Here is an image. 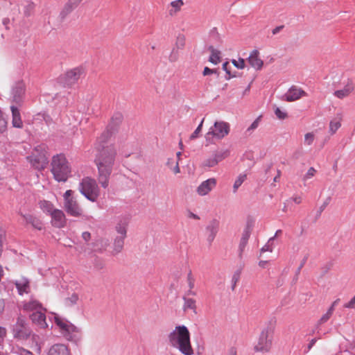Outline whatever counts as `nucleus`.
Instances as JSON below:
<instances>
[{
	"mask_svg": "<svg viewBox=\"0 0 355 355\" xmlns=\"http://www.w3.org/2000/svg\"><path fill=\"white\" fill-rule=\"evenodd\" d=\"M109 132L103 133L96 144V155L95 162L98 171V182L103 187L109 184L111 171V141Z\"/></svg>",
	"mask_w": 355,
	"mask_h": 355,
	"instance_id": "f257e3e1",
	"label": "nucleus"
},
{
	"mask_svg": "<svg viewBox=\"0 0 355 355\" xmlns=\"http://www.w3.org/2000/svg\"><path fill=\"white\" fill-rule=\"evenodd\" d=\"M170 344L184 355H192L193 350L190 341V333L187 327L182 325L175 327L168 335Z\"/></svg>",
	"mask_w": 355,
	"mask_h": 355,
	"instance_id": "f03ea898",
	"label": "nucleus"
},
{
	"mask_svg": "<svg viewBox=\"0 0 355 355\" xmlns=\"http://www.w3.org/2000/svg\"><path fill=\"white\" fill-rule=\"evenodd\" d=\"M130 218V215L124 214L115 219L114 230L117 235L112 244V256L119 254L123 249L124 240L127 236V230Z\"/></svg>",
	"mask_w": 355,
	"mask_h": 355,
	"instance_id": "7ed1b4c3",
	"label": "nucleus"
},
{
	"mask_svg": "<svg viewBox=\"0 0 355 355\" xmlns=\"http://www.w3.org/2000/svg\"><path fill=\"white\" fill-rule=\"evenodd\" d=\"M51 171L58 182H65L71 173V166L64 154H58L52 157Z\"/></svg>",
	"mask_w": 355,
	"mask_h": 355,
	"instance_id": "20e7f679",
	"label": "nucleus"
},
{
	"mask_svg": "<svg viewBox=\"0 0 355 355\" xmlns=\"http://www.w3.org/2000/svg\"><path fill=\"white\" fill-rule=\"evenodd\" d=\"M53 319L56 325L60 328L62 334L69 340H73L76 337L77 334H80V329L67 321V320L60 318L56 314L52 315V317L49 318L51 320Z\"/></svg>",
	"mask_w": 355,
	"mask_h": 355,
	"instance_id": "39448f33",
	"label": "nucleus"
},
{
	"mask_svg": "<svg viewBox=\"0 0 355 355\" xmlns=\"http://www.w3.org/2000/svg\"><path fill=\"white\" fill-rule=\"evenodd\" d=\"M230 128V124L225 121H216L213 127H211L205 135V140L209 144L214 143V138L223 139L228 135Z\"/></svg>",
	"mask_w": 355,
	"mask_h": 355,
	"instance_id": "423d86ee",
	"label": "nucleus"
},
{
	"mask_svg": "<svg viewBox=\"0 0 355 355\" xmlns=\"http://www.w3.org/2000/svg\"><path fill=\"white\" fill-rule=\"evenodd\" d=\"M28 159L31 166L35 169H44L48 164V157L45 146L42 145L36 146L31 155L28 157Z\"/></svg>",
	"mask_w": 355,
	"mask_h": 355,
	"instance_id": "0eeeda50",
	"label": "nucleus"
},
{
	"mask_svg": "<svg viewBox=\"0 0 355 355\" xmlns=\"http://www.w3.org/2000/svg\"><path fill=\"white\" fill-rule=\"evenodd\" d=\"M80 193L92 202L96 200L98 196V189L95 180L86 177L80 183Z\"/></svg>",
	"mask_w": 355,
	"mask_h": 355,
	"instance_id": "6e6552de",
	"label": "nucleus"
},
{
	"mask_svg": "<svg viewBox=\"0 0 355 355\" xmlns=\"http://www.w3.org/2000/svg\"><path fill=\"white\" fill-rule=\"evenodd\" d=\"M73 193L72 190H67L64 193V208L68 214L74 217H78L82 215L83 210L72 196Z\"/></svg>",
	"mask_w": 355,
	"mask_h": 355,
	"instance_id": "1a4fd4ad",
	"label": "nucleus"
},
{
	"mask_svg": "<svg viewBox=\"0 0 355 355\" xmlns=\"http://www.w3.org/2000/svg\"><path fill=\"white\" fill-rule=\"evenodd\" d=\"M272 333L271 327H267L261 332L258 343L254 346L256 352H267L270 350L272 345V338L270 334Z\"/></svg>",
	"mask_w": 355,
	"mask_h": 355,
	"instance_id": "9d476101",
	"label": "nucleus"
},
{
	"mask_svg": "<svg viewBox=\"0 0 355 355\" xmlns=\"http://www.w3.org/2000/svg\"><path fill=\"white\" fill-rule=\"evenodd\" d=\"M31 333V331L28 327L25 319L19 316L12 327L14 337L19 339H26L30 336Z\"/></svg>",
	"mask_w": 355,
	"mask_h": 355,
	"instance_id": "9b49d317",
	"label": "nucleus"
},
{
	"mask_svg": "<svg viewBox=\"0 0 355 355\" xmlns=\"http://www.w3.org/2000/svg\"><path fill=\"white\" fill-rule=\"evenodd\" d=\"M83 74V68L78 67L67 71L60 78V80L64 85L71 86L76 83Z\"/></svg>",
	"mask_w": 355,
	"mask_h": 355,
	"instance_id": "f8f14e48",
	"label": "nucleus"
},
{
	"mask_svg": "<svg viewBox=\"0 0 355 355\" xmlns=\"http://www.w3.org/2000/svg\"><path fill=\"white\" fill-rule=\"evenodd\" d=\"M45 311L46 309L44 308V310L33 312L29 315L33 323L42 329H45L49 327V324L46 322V315L44 314Z\"/></svg>",
	"mask_w": 355,
	"mask_h": 355,
	"instance_id": "ddd939ff",
	"label": "nucleus"
},
{
	"mask_svg": "<svg viewBox=\"0 0 355 355\" xmlns=\"http://www.w3.org/2000/svg\"><path fill=\"white\" fill-rule=\"evenodd\" d=\"M306 95V93L303 89L293 85L284 94L283 99L288 102H292L300 99L302 96H305Z\"/></svg>",
	"mask_w": 355,
	"mask_h": 355,
	"instance_id": "4468645a",
	"label": "nucleus"
},
{
	"mask_svg": "<svg viewBox=\"0 0 355 355\" xmlns=\"http://www.w3.org/2000/svg\"><path fill=\"white\" fill-rule=\"evenodd\" d=\"M25 94V85L23 82H17L12 87V98L17 103H20Z\"/></svg>",
	"mask_w": 355,
	"mask_h": 355,
	"instance_id": "2eb2a0df",
	"label": "nucleus"
},
{
	"mask_svg": "<svg viewBox=\"0 0 355 355\" xmlns=\"http://www.w3.org/2000/svg\"><path fill=\"white\" fill-rule=\"evenodd\" d=\"M51 224L53 226L61 228L66 224V217L62 210L55 209L51 214Z\"/></svg>",
	"mask_w": 355,
	"mask_h": 355,
	"instance_id": "dca6fc26",
	"label": "nucleus"
},
{
	"mask_svg": "<svg viewBox=\"0 0 355 355\" xmlns=\"http://www.w3.org/2000/svg\"><path fill=\"white\" fill-rule=\"evenodd\" d=\"M220 222L217 219H212L209 221V224L206 227V231L208 233L207 241L211 245L214 240L218 230H219Z\"/></svg>",
	"mask_w": 355,
	"mask_h": 355,
	"instance_id": "f3484780",
	"label": "nucleus"
},
{
	"mask_svg": "<svg viewBox=\"0 0 355 355\" xmlns=\"http://www.w3.org/2000/svg\"><path fill=\"white\" fill-rule=\"evenodd\" d=\"M216 180L215 178H209L202 182L197 188V193L200 196H205L215 187Z\"/></svg>",
	"mask_w": 355,
	"mask_h": 355,
	"instance_id": "a211bd4d",
	"label": "nucleus"
},
{
	"mask_svg": "<svg viewBox=\"0 0 355 355\" xmlns=\"http://www.w3.org/2000/svg\"><path fill=\"white\" fill-rule=\"evenodd\" d=\"M124 121V114L121 111H116L112 114V135L118 133Z\"/></svg>",
	"mask_w": 355,
	"mask_h": 355,
	"instance_id": "6ab92c4d",
	"label": "nucleus"
},
{
	"mask_svg": "<svg viewBox=\"0 0 355 355\" xmlns=\"http://www.w3.org/2000/svg\"><path fill=\"white\" fill-rule=\"evenodd\" d=\"M47 355H71V354L65 345L55 344L49 348Z\"/></svg>",
	"mask_w": 355,
	"mask_h": 355,
	"instance_id": "aec40b11",
	"label": "nucleus"
},
{
	"mask_svg": "<svg viewBox=\"0 0 355 355\" xmlns=\"http://www.w3.org/2000/svg\"><path fill=\"white\" fill-rule=\"evenodd\" d=\"M259 51L253 50L248 58V61L252 67L257 70H260L263 64V60L259 58Z\"/></svg>",
	"mask_w": 355,
	"mask_h": 355,
	"instance_id": "412c9836",
	"label": "nucleus"
},
{
	"mask_svg": "<svg viewBox=\"0 0 355 355\" xmlns=\"http://www.w3.org/2000/svg\"><path fill=\"white\" fill-rule=\"evenodd\" d=\"M252 229L250 226L248 224L245 228L244 229L242 236L241 238L239 246V257H242V253L244 251V249L248 243V241L249 240V238L251 234Z\"/></svg>",
	"mask_w": 355,
	"mask_h": 355,
	"instance_id": "4be33fe9",
	"label": "nucleus"
},
{
	"mask_svg": "<svg viewBox=\"0 0 355 355\" xmlns=\"http://www.w3.org/2000/svg\"><path fill=\"white\" fill-rule=\"evenodd\" d=\"M83 0H69L64 6L62 11L60 12L61 18H65L69 13H71L82 1Z\"/></svg>",
	"mask_w": 355,
	"mask_h": 355,
	"instance_id": "5701e85b",
	"label": "nucleus"
},
{
	"mask_svg": "<svg viewBox=\"0 0 355 355\" xmlns=\"http://www.w3.org/2000/svg\"><path fill=\"white\" fill-rule=\"evenodd\" d=\"M23 309L27 312L33 313L44 310L42 304L35 300H31L23 304Z\"/></svg>",
	"mask_w": 355,
	"mask_h": 355,
	"instance_id": "b1692460",
	"label": "nucleus"
},
{
	"mask_svg": "<svg viewBox=\"0 0 355 355\" xmlns=\"http://www.w3.org/2000/svg\"><path fill=\"white\" fill-rule=\"evenodd\" d=\"M12 111V125L17 128H21L23 127V121L21 119L19 110L15 106H11Z\"/></svg>",
	"mask_w": 355,
	"mask_h": 355,
	"instance_id": "393cba45",
	"label": "nucleus"
},
{
	"mask_svg": "<svg viewBox=\"0 0 355 355\" xmlns=\"http://www.w3.org/2000/svg\"><path fill=\"white\" fill-rule=\"evenodd\" d=\"M342 114L338 113L336 116L332 119L329 123V132L331 135H334L341 126Z\"/></svg>",
	"mask_w": 355,
	"mask_h": 355,
	"instance_id": "a878e982",
	"label": "nucleus"
},
{
	"mask_svg": "<svg viewBox=\"0 0 355 355\" xmlns=\"http://www.w3.org/2000/svg\"><path fill=\"white\" fill-rule=\"evenodd\" d=\"M20 214L27 223L31 224L37 230H42V224L38 218L30 214H23L21 213Z\"/></svg>",
	"mask_w": 355,
	"mask_h": 355,
	"instance_id": "bb28decb",
	"label": "nucleus"
},
{
	"mask_svg": "<svg viewBox=\"0 0 355 355\" xmlns=\"http://www.w3.org/2000/svg\"><path fill=\"white\" fill-rule=\"evenodd\" d=\"M16 287L20 295L28 293L29 292V282L26 278H22L15 282Z\"/></svg>",
	"mask_w": 355,
	"mask_h": 355,
	"instance_id": "cd10ccee",
	"label": "nucleus"
},
{
	"mask_svg": "<svg viewBox=\"0 0 355 355\" xmlns=\"http://www.w3.org/2000/svg\"><path fill=\"white\" fill-rule=\"evenodd\" d=\"M208 50L211 52L209 61L214 64L220 62V51L214 49L213 45L208 46Z\"/></svg>",
	"mask_w": 355,
	"mask_h": 355,
	"instance_id": "c85d7f7f",
	"label": "nucleus"
},
{
	"mask_svg": "<svg viewBox=\"0 0 355 355\" xmlns=\"http://www.w3.org/2000/svg\"><path fill=\"white\" fill-rule=\"evenodd\" d=\"M209 42L215 44L216 45H219L222 43V39L220 37V34L218 33L216 28H213L209 33Z\"/></svg>",
	"mask_w": 355,
	"mask_h": 355,
	"instance_id": "c756f323",
	"label": "nucleus"
},
{
	"mask_svg": "<svg viewBox=\"0 0 355 355\" xmlns=\"http://www.w3.org/2000/svg\"><path fill=\"white\" fill-rule=\"evenodd\" d=\"M182 299L184 302L183 306L184 311L190 309L193 310L194 313H196V300L192 298H187L186 296H184Z\"/></svg>",
	"mask_w": 355,
	"mask_h": 355,
	"instance_id": "7c9ffc66",
	"label": "nucleus"
},
{
	"mask_svg": "<svg viewBox=\"0 0 355 355\" xmlns=\"http://www.w3.org/2000/svg\"><path fill=\"white\" fill-rule=\"evenodd\" d=\"M184 5V2L182 0H175L171 3V6H172V9L168 11L170 15H173L177 12L180 11L181 7Z\"/></svg>",
	"mask_w": 355,
	"mask_h": 355,
	"instance_id": "2f4dec72",
	"label": "nucleus"
},
{
	"mask_svg": "<svg viewBox=\"0 0 355 355\" xmlns=\"http://www.w3.org/2000/svg\"><path fill=\"white\" fill-rule=\"evenodd\" d=\"M40 208L44 212L49 214V215L55 209L53 204L49 201L43 200L40 202Z\"/></svg>",
	"mask_w": 355,
	"mask_h": 355,
	"instance_id": "473e14b6",
	"label": "nucleus"
},
{
	"mask_svg": "<svg viewBox=\"0 0 355 355\" xmlns=\"http://www.w3.org/2000/svg\"><path fill=\"white\" fill-rule=\"evenodd\" d=\"M229 155H230L229 150H220V151L215 152L213 154V157H214V159L217 160V164H218V162H221L222 160H223L224 159L227 157L229 156Z\"/></svg>",
	"mask_w": 355,
	"mask_h": 355,
	"instance_id": "72a5a7b5",
	"label": "nucleus"
},
{
	"mask_svg": "<svg viewBox=\"0 0 355 355\" xmlns=\"http://www.w3.org/2000/svg\"><path fill=\"white\" fill-rule=\"evenodd\" d=\"M246 179V175L245 174H240L237 179L235 180L234 186H233V190L235 193L239 187L243 184V182Z\"/></svg>",
	"mask_w": 355,
	"mask_h": 355,
	"instance_id": "f704fd0d",
	"label": "nucleus"
},
{
	"mask_svg": "<svg viewBox=\"0 0 355 355\" xmlns=\"http://www.w3.org/2000/svg\"><path fill=\"white\" fill-rule=\"evenodd\" d=\"M241 273V270L240 269H239V270H236L233 274V276L232 278V291H234L236 284L240 279Z\"/></svg>",
	"mask_w": 355,
	"mask_h": 355,
	"instance_id": "c9c22d12",
	"label": "nucleus"
},
{
	"mask_svg": "<svg viewBox=\"0 0 355 355\" xmlns=\"http://www.w3.org/2000/svg\"><path fill=\"white\" fill-rule=\"evenodd\" d=\"M78 300V295L76 293H73L70 297L66 298L65 304L68 306H73L77 303Z\"/></svg>",
	"mask_w": 355,
	"mask_h": 355,
	"instance_id": "e433bc0d",
	"label": "nucleus"
},
{
	"mask_svg": "<svg viewBox=\"0 0 355 355\" xmlns=\"http://www.w3.org/2000/svg\"><path fill=\"white\" fill-rule=\"evenodd\" d=\"M354 84L352 79L348 78L347 83L345 84L343 89L350 94L354 90Z\"/></svg>",
	"mask_w": 355,
	"mask_h": 355,
	"instance_id": "4c0bfd02",
	"label": "nucleus"
},
{
	"mask_svg": "<svg viewBox=\"0 0 355 355\" xmlns=\"http://www.w3.org/2000/svg\"><path fill=\"white\" fill-rule=\"evenodd\" d=\"M217 164H218L217 160L214 159V157L206 159L205 160H204V162L202 163V166L204 167H208V168L214 167Z\"/></svg>",
	"mask_w": 355,
	"mask_h": 355,
	"instance_id": "58836bf2",
	"label": "nucleus"
},
{
	"mask_svg": "<svg viewBox=\"0 0 355 355\" xmlns=\"http://www.w3.org/2000/svg\"><path fill=\"white\" fill-rule=\"evenodd\" d=\"M275 114L276 116L280 120H284L288 117L287 112L285 111L281 110L280 108L278 107H275Z\"/></svg>",
	"mask_w": 355,
	"mask_h": 355,
	"instance_id": "ea45409f",
	"label": "nucleus"
},
{
	"mask_svg": "<svg viewBox=\"0 0 355 355\" xmlns=\"http://www.w3.org/2000/svg\"><path fill=\"white\" fill-rule=\"evenodd\" d=\"M178 58H179L178 50L175 48H173L168 56V60L171 62H175L178 60Z\"/></svg>",
	"mask_w": 355,
	"mask_h": 355,
	"instance_id": "a19ab883",
	"label": "nucleus"
},
{
	"mask_svg": "<svg viewBox=\"0 0 355 355\" xmlns=\"http://www.w3.org/2000/svg\"><path fill=\"white\" fill-rule=\"evenodd\" d=\"M307 259H308V255H306L302 260L300 266H298V268H297L296 271H295V278H294V280H297V278H298V276L300 273V271L302 270V268L304 267V266L305 265V263H306L307 261Z\"/></svg>",
	"mask_w": 355,
	"mask_h": 355,
	"instance_id": "79ce46f5",
	"label": "nucleus"
},
{
	"mask_svg": "<svg viewBox=\"0 0 355 355\" xmlns=\"http://www.w3.org/2000/svg\"><path fill=\"white\" fill-rule=\"evenodd\" d=\"M232 63L233 64V65L235 67H236L237 69H243L245 67V60L243 58H239V60H236L233 59L232 60Z\"/></svg>",
	"mask_w": 355,
	"mask_h": 355,
	"instance_id": "37998d69",
	"label": "nucleus"
},
{
	"mask_svg": "<svg viewBox=\"0 0 355 355\" xmlns=\"http://www.w3.org/2000/svg\"><path fill=\"white\" fill-rule=\"evenodd\" d=\"M203 122H204V119H202V120L201 121V122L200 123V124L198 125V126L197 127V128L195 130V131L190 136V139L191 140H193L195 139H196L198 137V135L199 133L201 132L202 130V124H203Z\"/></svg>",
	"mask_w": 355,
	"mask_h": 355,
	"instance_id": "c03bdc74",
	"label": "nucleus"
},
{
	"mask_svg": "<svg viewBox=\"0 0 355 355\" xmlns=\"http://www.w3.org/2000/svg\"><path fill=\"white\" fill-rule=\"evenodd\" d=\"M7 121L3 116L1 111L0 110V133H2L6 130Z\"/></svg>",
	"mask_w": 355,
	"mask_h": 355,
	"instance_id": "a18cd8bd",
	"label": "nucleus"
},
{
	"mask_svg": "<svg viewBox=\"0 0 355 355\" xmlns=\"http://www.w3.org/2000/svg\"><path fill=\"white\" fill-rule=\"evenodd\" d=\"M334 95L340 99H343L348 96L349 94H347V92L344 89H342L335 91Z\"/></svg>",
	"mask_w": 355,
	"mask_h": 355,
	"instance_id": "49530a36",
	"label": "nucleus"
},
{
	"mask_svg": "<svg viewBox=\"0 0 355 355\" xmlns=\"http://www.w3.org/2000/svg\"><path fill=\"white\" fill-rule=\"evenodd\" d=\"M202 74L203 76H208V75H210V74H216L217 76V77L219 76V72L217 69H209V67H205L204 68V70L202 71Z\"/></svg>",
	"mask_w": 355,
	"mask_h": 355,
	"instance_id": "de8ad7c7",
	"label": "nucleus"
},
{
	"mask_svg": "<svg viewBox=\"0 0 355 355\" xmlns=\"http://www.w3.org/2000/svg\"><path fill=\"white\" fill-rule=\"evenodd\" d=\"M329 200H330V198H328L324 202L323 204L320 207L318 211H317V214H316V219L318 218L322 212L324 210V209L327 207V206L329 205Z\"/></svg>",
	"mask_w": 355,
	"mask_h": 355,
	"instance_id": "09e8293b",
	"label": "nucleus"
},
{
	"mask_svg": "<svg viewBox=\"0 0 355 355\" xmlns=\"http://www.w3.org/2000/svg\"><path fill=\"white\" fill-rule=\"evenodd\" d=\"M316 173V170L313 167L309 168L307 173L304 175L303 180L306 181L308 179L311 178L314 176L315 173Z\"/></svg>",
	"mask_w": 355,
	"mask_h": 355,
	"instance_id": "8fccbe9b",
	"label": "nucleus"
},
{
	"mask_svg": "<svg viewBox=\"0 0 355 355\" xmlns=\"http://www.w3.org/2000/svg\"><path fill=\"white\" fill-rule=\"evenodd\" d=\"M187 282L189 288L193 289L195 286V279L192 275L191 271L190 270L187 275Z\"/></svg>",
	"mask_w": 355,
	"mask_h": 355,
	"instance_id": "3c124183",
	"label": "nucleus"
},
{
	"mask_svg": "<svg viewBox=\"0 0 355 355\" xmlns=\"http://www.w3.org/2000/svg\"><path fill=\"white\" fill-rule=\"evenodd\" d=\"M184 44H185V42H184V36L179 35L177 37V40H176V43H175L177 49L183 48Z\"/></svg>",
	"mask_w": 355,
	"mask_h": 355,
	"instance_id": "603ef678",
	"label": "nucleus"
},
{
	"mask_svg": "<svg viewBox=\"0 0 355 355\" xmlns=\"http://www.w3.org/2000/svg\"><path fill=\"white\" fill-rule=\"evenodd\" d=\"M314 140V135L311 132L306 133L304 136V141L308 145H311Z\"/></svg>",
	"mask_w": 355,
	"mask_h": 355,
	"instance_id": "864d4df0",
	"label": "nucleus"
},
{
	"mask_svg": "<svg viewBox=\"0 0 355 355\" xmlns=\"http://www.w3.org/2000/svg\"><path fill=\"white\" fill-rule=\"evenodd\" d=\"M260 117L261 116H259L257 119H256L252 122V123L250 125V126L247 129V132H251V131L255 130L258 127Z\"/></svg>",
	"mask_w": 355,
	"mask_h": 355,
	"instance_id": "5fc2aeb1",
	"label": "nucleus"
},
{
	"mask_svg": "<svg viewBox=\"0 0 355 355\" xmlns=\"http://www.w3.org/2000/svg\"><path fill=\"white\" fill-rule=\"evenodd\" d=\"M331 315L330 314H329L328 313H326L325 314H324L321 318L318 321V324H321L322 323H324L326 322L331 317Z\"/></svg>",
	"mask_w": 355,
	"mask_h": 355,
	"instance_id": "6e6d98bb",
	"label": "nucleus"
},
{
	"mask_svg": "<svg viewBox=\"0 0 355 355\" xmlns=\"http://www.w3.org/2000/svg\"><path fill=\"white\" fill-rule=\"evenodd\" d=\"M344 307L348 308V309L355 308V296L353 297L349 302L346 303L344 305Z\"/></svg>",
	"mask_w": 355,
	"mask_h": 355,
	"instance_id": "4d7b16f0",
	"label": "nucleus"
},
{
	"mask_svg": "<svg viewBox=\"0 0 355 355\" xmlns=\"http://www.w3.org/2000/svg\"><path fill=\"white\" fill-rule=\"evenodd\" d=\"M15 353L19 354V355H34L32 352L23 348L18 349L17 352H15Z\"/></svg>",
	"mask_w": 355,
	"mask_h": 355,
	"instance_id": "13d9d810",
	"label": "nucleus"
},
{
	"mask_svg": "<svg viewBox=\"0 0 355 355\" xmlns=\"http://www.w3.org/2000/svg\"><path fill=\"white\" fill-rule=\"evenodd\" d=\"M6 335V329L4 327H0V345L3 343Z\"/></svg>",
	"mask_w": 355,
	"mask_h": 355,
	"instance_id": "bf43d9fd",
	"label": "nucleus"
},
{
	"mask_svg": "<svg viewBox=\"0 0 355 355\" xmlns=\"http://www.w3.org/2000/svg\"><path fill=\"white\" fill-rule=\"evenodd\" d=\"M226 355H237V350H236V348L234 347H230L227 353H226Z\"/></svg>",
	"mask_w": 355,
	"mask_h": 355,
	"instance_id": "052dcab7",
	"label": "nucleus"
},
{
	"mask_svg": "<svg viewBox=\"0 0 355 355\" xmlns=\"http://www.w3.org/2000/svg\"><path fill=\"white\" fill-rule=\"evenodd\" d=\"M82 237L83 239V240L86 242L89 241L90 240V238H91V234L89 232H84L83 234H82Z\"/></svg>",
	"mask_w": 355,
	"mask_h": 355,
	"instance_id": "680f3d73",
	"label": "nucleus"
},
{
	"mask_svg": "<svg viewBox=\"0 0 355 355\" xmlns=\"http://www.w3.org/2000/svg\"><path fill=\"white\" fill-rule=\"evenodd\" d=\"M272 248L270 247V245H269V243H268L267 244H266L265 245H263L261 249V252H267V251H270V252H272Z\"/></svg>",
	"mask_w": 355,
	"mask_h": 355,
	"instance_id": "e2e57ef3",
	"label": "nucleus"
},
{
	"mask_svg": "<svg viewBox=\"0 0 355 355\" xmlns=\"http://www.w3.org/2000/svg\"><path fill=\"white\" fill-rule=\"evenodd\" d=\"M330 269H331V265L330 264H327L326 266H323L322 268V275L323 276L325 274H327Z\"/></svg>",
	"mask_w": 355,
	"mask_h": 355,
	"instance_id": "0e129e2a",
	"label": "nucleus"
},
{
	"mask_svg": "<svg viewBox=\"0 0 355 355\" xmlns=\"http://www.w3.org/2000/svg\"><path fill=\"white\" fill-rule=\"evenodd\" d=\"M339 301V299H337L336 300H335L333 304H331V306L329 307V309H328V311H327V313H328L329 314H330L331 315H332L333 313V311L334 310V306H335V303H338Z\"/></svg>",
	"mask_w": 355,
	"mask_h": 355,
	"instance_id": "69168bd1",
	"label": "nucleus"
},
{
	"mask_svg": "<svg viewBox=\"0 0 355 355\" xmlns=\"http://www.w3.org/2000/svg\"><path fill=\"white\" fill-rule=\"evenodd\" d=\"M284 28V25H281V26H277L276 28L272 29V33L273 35H276L278 33H279Z\"/></svg>",
	"mask_w": 355,
	"mask_h": 355,
	"instance_id": "338daca9",
	"label": "nucleus"
},
{
	"mask_svg": "<svg viewBox=\"0 0 355 355\" xmlns=\"http://www.w3.org/2000/svg\"><path fill=\"white\" fill-rule=\"evenodd\" d=\"M228 66H229V62H225L223 64V67H222L223 69L225 71V73L227 74H230V70L228 68Z\"/></svg>",
	"mask_w": 355,
	"mask_h": 355,
	"instance_id": "774afa93",
	"label": "nucleus"
}]
</instances>
